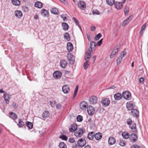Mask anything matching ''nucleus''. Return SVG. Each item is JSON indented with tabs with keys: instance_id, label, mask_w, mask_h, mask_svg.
<instances>
[{
	"instance_id": "1a4fd4ad",
	"label": "nucleus",
	"mask_w": 148,
	"mask_h": 148,
	"mask_svg": "<svg viewBox=\"0 0 148 148\" xmlns=\"http://www.w3.org/2000/svg\"><path fill=\"white\" fill-rule=\"evenodd\" d=\"M87 112L90 115H92L95 113V108L92 106H90L87 108Z\"/></svg>"
},
{
	"instance_id": "052dcab7",
	"label": "nucleus",
	"mask_w": 148,
	"mask_h": 148,
	"mask_svg": "<svg viewBox=\"0 0 148 148\" xmlns=\"http://www.w3.org/2000/svg\"><path fill=\"white\" fill-rule=\"evenodd\" d=\"M131 148H140V147L138 145H135L132 146Z\"/></svg>"
},
{
	"instance_id": "f8f14e48",
	"label": "nucleus",
	"mask_w": 148,
	"mask_h": 148,
	"mask_svg": "<svg viewBox=\"0 0 148 148\" xmlns=\"http://www.w3.org/2000/svg\"><path fill=\"white\" fill-rule=\"evenodd\" d=\"M62 90L65 94H67L70 92V88L67 85H64L62 87Z\"/></svg>"
},
{
	"instance_id": "c9c22d12",
	"label": "nucleus",
	"mask_w": 148,
	"mask_h": 148,
	"mask_svg": "<svg viewBox=\"0 0 148 148\" xmlns=\"http://www.w3.org/2000/svg\"><path fill=\"white\" fill-rule=\"evenodd\" d=\"M51 12L55 14H58V10L56 8H53L51 10Z\"/></svg>"
},
{
	"instance_id": "2eb2a0df",
	"label": "nucleus",
	"mask_w": 148,
	"mask_h": 148,
	"mask_svg": "<svg viewBox=\"0 0 148 148\" xmlns=\"http://www.w3.org/2000/svg\"><path fill=\"white\" fill-rule=\"evenodd\" d=\"M114 5L115 8L118 10H120L123 7L122 3L120 2H116L114 3Z\"/></svg>"
},
{
	"instance_id": "a19ab883",
	"label": "nucleus",
	"mask_w": 148,
	"mask_h": 148,
	"mask_svg": "<svg viewBox=\"0 0 148 148\" xmlns=\"http://www.w3.org/2000/svg\"><path fill=\"white\" fill-rule=\"evenodd\" d=\"M127 124L129 125V127H132L131 124L133 123H134L132 121L131 119H129L127 120Z\"/></svg>"
},
{
	"instance_id": "3c124183",
	"label": "nucleus",
	"mask_w": 148,
	"mask_h": 148,
	"mask_svg": "<svg viewBox=\"0 0 148 148\" xmlns=\"http://www.w3.org/2000/svg\"><path fill=\"white\" fill-rule=\"evenodd\" d=\"M60 65H67V63L65 60H61L60 62Z\"/></svg>"
},
{
	"instance_id": "c756f323",
	"label": "nucleus",
	"mask_w": 148,
	"mask_h": 148,
	"mask_svg": "<svg viewBox=\"0 0 148 148\" xmlns=\"http://www.w3.org/2000/svg\"><path fill=\"white\" fill-rule=\"evenodd\" d=\"M12 2L13 5L16 6H19L21 4L20 1L19 0H12Z\"/></svg>"
},
{
	"instance_id": "a211bd4d",
	"label": "nucleus",
	"mask_w": 148,
	"mask_h": 148,
	"mask_svg": "<svg viewBox=\"0 0 148 148\" xmlns=\"http://www.w3.org/2000/svg\"><path fill=\"white\" fill-rule=\"evenodd\" d=\"M73 46L72 44L70 42H69L67 44V49L69 52L72 51L73 49Z\"/></svg>"
},
{
	"instance_id": "37998d69",
	"label": "nucleus",
	"mask_w": 148,
	"mask_h": 148,
	"mask_svg": "<svg viewBox=\"0 0 148 148\" xmlns=\"http://www.w3.org/2000/svg\"><path fill=\"white\" fill-rule=\"evenodd\" d=\"M60 138L62 139L63 140H67L68 139V137L66 135H62L60 136Z\"/></svg>"
},
{
	"instance_id": "4be33fe9",
	"label": "nucleus",
	"mask_w": 148,
	"mask_h": 148,
	"mask_svg": "<svg viewBox=\"0 0 148 148\" xmlns=\"http://www.w3.org/2000/svg\"><path fill=\"white\" fill-rule=\"evenodd\" d=\"M41 14L44 16H46L49 15V12L46 10L42 9L41 11Z\"/></svg>"
},
{
	"instance_id": "680f3d73",
	"label": "nucleus",
	"mask_w": 148,
	"mask_h": 148,
	"mask_svg": "<svg viewBox=\"0 0 148 148\" xmlns=\"http://www.w3.org/2000/svg\"><path fill=\"white\" fill-rule=\"evenodd\" d=\"M144 82V79L143 77H140L139 79V82L140 83H143Z\"/></svg>"
},
{
	"instance_id": "b1692460",
	"label": "nucleus",
	"mask_w": 148,
	"mask_h": 148,
	"mask_svg": "<svg viewBox=\"0 0 148 148\" xmlns=\"http://www.w3.org/2000/svg\"><path fill=\"white\" fill-rule=\"evenodd\" d=\"M95 136V133L93 132H90L88 134L87 138L90 140L93 139Z\"/></svg>"
},
{
	"instance_id": "473e14b6",
	"label": "nucleus",
	"mask_w": 148,
	"mask_h": 148,
	"mask_svg": "<svg viewBox=\"0 0 148 148\" xmlns=\"http://www.w3.org/2000/svg\"><path fill=\"white\" fill-rule=\"evenodd\" d=\"M62 25L63 30L65 31H67L68 29L69 26L67 23H63Z\"/></svg>"
},
{
	"instance_id": "774afa93",
	"label": "nucleus",
	"mask_w": 148,
	"mask_h": 148,
	"mask_svg": "<svg viewBox=\"0 0 148 148\" xmlns=\"http://www.w3.org/2000/svg\"><path fill=\"white\" fill-rule=\"evenodd\" d=\"M115 55H114V54H113V53L112 52L110 54V57L111 58H112L114 57Z\"/></svg>"
},
{
	"instance_id": "4d7b16f0",
	"label": "nucleus",
	"mask_w": 148,
	"mask_h": 148,
	"mask_svg": "<svg viewBox=\"0 0 148 148\" xmlns=\"http://www.w3.org/2000/svg\"><path fill=\"white\" fill-rule=\"evenodd\" d=\"M61 107V105L60 103H58L56 105V107L58 109H60Z\"/></svg>"
},
{
	"instance_id": "dca6fc26",
	"label": "nucleus",
	"mask_w": 148,
	"mask_h": 148,
	"mask_svg": "<svg viewBox=\"0 0 148 148\" xmlns=\"http://www.w3.org/2000/svg\"><path fill=\"white\" fill-rule=\"evenodd\" d=\"M126 107L128 110H132L133 108V104L131 101L128 102L126 104Z\"/></svg>"
},
{
	"instance_id": "58836bf2",
	"label": "nucleus",
	"mask_w": 148,
	"mask_h": 148,
	"mask_svg": "<svg viewBox=\"0 0 148 148\" xmlns=\"http://www.w3.org/2000/svg\"><path fill=\"white\" fill-rule=\"evenodd\" d=\"M59 146L60 148H66V146L64 142L60 143L59 145Z\"/></svg>"
},
{
	"instance_id": "7c9ffc66",
	"label": "nucleus",
	"mask_w": 148,
	"mask_h": 148,
	"mask_svg": "<svg viewBox=\"0 0 148 148\" xmlns=\"http://www.w3.org/2000/svg\"><path fill=\"white\" fill-rule=\"evenodd\" d=\"M49 112L47 111H44L42 114V117L44 119H46L49 116Z\"/></svg>"
},
{
	"instance_id": "ddd939ff",
	"label": "nucleus",
	"mask_w": 148,
	"mask_h": 148,
	"mask_svg": "<svg viewBox=\"0 0 148 148\" xmlns=\"http://www.w3.org/2000/svg\"><path fill=\"white\" fill-rule=\"evenodd\" d=\"M116 142L115 138L114 137H110L108 138V144L110 145H112L115 144Z\"/></svg>"
},
{
	"instance_id": "9b49d317",
	"label": "nucleus",
	"mask_w": 148,
	"mask_h": 148,
	"mask_svg": "<svg viewBox=\"0 0 148 148\" xmlns=\"http://www.w3.org/2000/svg\"><path fill=\"white\" fill-rule=\"evenodd\" d=\"M86 141L84 138H81L78 141L77 143L78 145L80 147H83L86 144Z\"/></svg>"
},
{
	"instance_id": "e433bc0d",
	"label": "nucleus",
	"mask_w": 148,
	"mask_h": 148,
	"mask_svg": "<svg viewBox=\"0 0 148 148\" xmlns=\"http://www.w3.org/2000/svg\"><path fill=\"white\" fill-rule=\"evenodd\" d=\"M17 125L20 127H21L25 125L24 122L22 121L21 119H19Z\"/></svg>"
},
{
	"instance_id": "6ab92c4d",
	"label": "nucleus",
	"mask_w": 148,
	"mask_h": 148,
	"mask_svg": "<svg viewBox=\"0 0 148 148\" xmlns=\"http://www.w3.org/2000/svg\"><path fill=\"white\" fill-rule=\"evenodd\" d=\"M15 15L16 16L20 18L23 16V14L21 11L17 10L15 11Z\"/></svg>"
},
{
	"instance_id": "0eeeda50",
	"label": "nucleus",
	"mask_w": 148,
	"mask_h": 148,
	"mask_svg": "<svg viewBox=\"0 0 148 148\" xmlns=\"http://www.w3.org/2000/svg\"><path fill=\"white\" fill-rule=\"evenodd\" d=\"M101 103L102 106L103 107H107L110 104V99L108 98L104 99L102 100Z\"/></svg>"
},
{
	"instance_id": "aec40b11",
	"label": "nucleus",
	"mask_w": 148,
	"mask_h": 148,
	"mask_svg": "<svg viewBox=\"0 0 148 148\" xmlns=\"http://www.w3.org/2000/svg\"><path fill=\"white\" fill-rule=\"evenodd\" d=\"M114 97L115 100H118L121 99L122 96L120 93H117L114 95Z\"/></svg>"
},
{
	"instance_id": "5701e85b",
	"label": "nucleus",
	"mask_w": 148,
	"mask_h": 148,
	"mask_svg": "<svg viewBox=\"0 0 148 148\" xmlns=\"http://www.w3.org/2000/svg\"><path fill=\"white\" fill-rule=\"evenodd\" d=\"M77 125L75 124H74L72 125L71 127L69 128V131L71 132H73L76 130L77 129Z\"/></svg>"
},
{
	"instance_id": "49530a36",
	"label": "nucleus",
	"mask_w": 148,
	"mask_h": 148,
	"mask_svg": "<svg viewBox=\"0 0 148 148\" xmlns=\"http://www.w3.org/2000/svg\"><path fill=\"white\" fill-rule=\"evenodd\" d=\"M101 36V35L100 33L98 34L95 37V40H99Z\"/></svg>"
},
{
	"instance_id": "09e8293b",
	"label": "nucleus",
	"mask_w": 148,
	"mask_h": 148,
	"mask_svg": "<svg viewBox=\"0 0 148 148\" xmlns=\"http://www.w3.org/2000/svg\"><path fill=\"white\" fill-rule=\"evenodd\" d=\"M92 14L93 15L97 14L99 15L100 14V12L98 10H94L92 11Z\"/></svg>"
},
{
	"instance_id": "6e6d98bb",
	"label": "nucleus",
	"mask_w": 148,
	"mask_h": 148,
	"mask_svg": "<svg viewBox=\"0 0 148 148\" xmlns=\"http://www.w3.org/2000/svg\"><path fill=\"white\" fill-rule=\"evenodd\" d=\"M69 141L71 143H73L75 142V139L73 138H71L69 139Z\"/></svg>"
},
{
	"instance_id": "a18cd8bd",
	"label": "nucleus",
	"mask_w": 148,
	"mask_h": 148,
	"mask_svg": "<svg viewBox=\"0 0 148 148\" xmlns=\"http://www.w3.org/2000/svg\"><path fill=\"white\" fill-rule=\"evenodd\" d=\"M126 53V51H123L120 53L119 57L122 58L124 56L125 54Z\"/></svg>"
},
{
	"instance_id": "72a5a7b5",
	"label": "nucleus",
	"mask_w": 148,
	"mask_h": 148,
	"mask_svg": "<svg viewBox=\"0 0 148 148\" xmlns=\"http://www.w3.org/2000/svg\"><path fill=\"white\" fill-rule=\"evenodd\" d=\"M64 38L66 39L68 41L70 40L71 39L70 36L69 34L67 32H66L64 34Z\"/></svg>"
},
{
	"instance_id": "412c9836",
	"label": "nucleus",
	"mask_w": 148,
	"mask_h": 148,
	"mask_svg": "<svg viewBox=\"0 0 148 148\" xmlns=\"http://www.w3.org/2000/svg\"><path fill=\"white\" fill-rule=\"evenodd\" d=\"M131 112L134 116L136 117L138 116L139 112L136 109H133L132 110Z\"/></svg>"
},
{
	"instance_id": "0e129e2a",
	"label": "nucleus",
	"mask_w": 148,
	"mask_h": 148,
	"mask_svg": "<svg viewBox=\"0 0 148 148\" xmlns=\"http://www.w3.org/2000/svg\"><path fill=\"white\" fill-rule=\"evenodd\" d=\"M113 51H114L116 53H117L118 52V48L117 47H116L114 49Z\"/></svg>"
},
{
	"instance_id": "de8ad7c7",
	"label": "nucleus",
	"mask_w": 148,
	"mask_h": 148,
	"mask_svg": "<svg viewBox=\"0 0 148 148\" xmlns=\"http://www.w3.org/2000/svg\"><path fill=\"white\" fill-rule=\"evenodd\" d=\"M82 117L80 115H78L77 117V120L78 122L82 121Z\"/></svg>"
},
{
	"instance_id": "cd10ccee",
	"label": "nucleus",
	"mask_w": 148,
	"mask_h": 148,
	"mask_svg": "<svg viewBox=\"0 0 148 148\" xmlns=\"http://www.w3.org/2000/svg\"><path fill=\"white\" fill-rule=\"evenodd\" d=\"M9 117L14 120H15L17 118V115L13 112H10L9 115Z\"/></svg>"
},
{
	"instance_id": "ea45409f",
	"label": "nucleus",
	"mask_w": 148,
	"mask_h": 148,
	"mask_svg": "<svg viewBox=\"0 0 148 148\" xmlns=\"http://www.w3.org/2000/svg\"><path fill=\"white\" fill-rule=\"evenodd\" d=\"M119 144L121 146H124L125 145V143L123 140L120 139L119 141Z\"/></svg>"
},
{
	"instance_id": "393cba45",
	"label": "nucleus",
	"mask_w": 148,
	"mask_h": 148,
	"mask_svg": "<svg viewBox=\"0 0 148 148\" xmlns=\"http://www.w3.org/2000/svg\"><path fill=\"white\" fill-rule=\"evenodd\" d=\"M122 135L123 138L125 139L129 138L130 135L127 132H123L122 133Z\"/></svg>"
},
{
	"instance_id": "9d476101",
	"label": "nucleus",
	"mask_w": 148,
	"mask_h": 148,
	"mask_svg": "<svg viewBox=\"0 0 148 148\" xmlns=\"http://www.w3.org/2000/svg\"><path fill=\"white\" fill-rule=\"evenodd\" d=\"M88 104L87 102L85 101L82 102L80 104V107L83 110H86L88 108Z\"/></svg>"
},
{
	"instance_id": "864d4df0",
	"label": "nucleus",
	"mask_w": 148,
	"mask_h": 148,
	"mask_svg": "<svg viewBox=\"0 0 148 148\" xmlns=\"http://www.w3.org/2000/svg\"><path fill=\"white\" fill-rule=\"evenodd\" d=\"M61 17L63 19L64 21H65L67 19V17L64 14H62L60 15Z\"/></svg>"
},
{
	"instance_id": "f257e3e1",
	"label": "nucleus",
	"mask_w": 148,
	"mask_h": 148,
	"mask_svg": "<svg viewBox=\"0 0 148 148\" xmlns=\"http://www.w3.org/2000/svg\"><path fill=\"white\" fill-rule=\"evenodd\" d=\"M96 44L95 42L93 41L90 42V46L89 48L88 51L86 53L85 58L86 60L87 61L88 59L90 58L91 56V52L92 51V48L96 47Z\"/></svg>"
},
{
	"instance_id": "69168bd1",
	"label": "nucleus",
	"mask_w": 148,
	"mask_h": 148,
	"mask_svg": "<svg viewBox=\"0 0 148 148\" xmlns=\"http://www.w3.org/2000/svg\"><path fill=\"white\" fill-rule=\"evenodd\" d=\"M142 32L143 31H141L140 30V31L139 32V36L140 37H141L143 35V32Z\"/></svg>"
},
{
	"instance_id": "a878e982",
	"label": "nucleus",
	"mask_w": 148,
	"mask_h": 148,
	"mask_svg": "<svg viewBox=\"0 0 148 148\" xmlns=\"http://www.w3.org/2000/svg\"><path fill=\"white\" fill-rule=\"evenodd\" d=\"M130 16H129V17L126 18L122 23V26H125L130 22V21L131 20V19H130Z\"/></svg>"
},
{
	"instance_id": "338daca9",
	"label": "nucleus",
	"mask_w": 148,
	"mask_h": 148,
	"mask_svg": "<svg viewBox=\"0 0 148 148\" xmlns=\"http://www.w3.org/2000/svg\"><path fill=\"white\" fill-rule=\"evenodd\" d=\"M13 106L15 108H16L18 107V106L16 105V104L15 102H14L13 103Z\"/></svg>"
},
{
	"instance_id": "603ef678",
	"label": "nucleus",
	"mask_w": 148,
	"mask_h": 148,
	"mask_svg": "<svg viewBox=\"0 0 148 148\" xmlns=\"http://www.w3.org/2000/svg\"><path fill=\"white\" fill-rule=\"evenodd\" d=\"M129 8H127V7H126L125 8V9L124 11L125 14V15H127L128 14L129 12Z\"/></svg>"
},
{
	"instance_id": "c85d7f7f",
	"label": "nucleus",
	"mask_w": 148,
	"mask_h": 148,
	"mask_svg": "<svg viewBox=\"0 0 148 148\" xmlns=\"http://www.w3.org/2000/svg\"><path fill=\"white\" fill-rule=\"evenodd\" d=\"M3 98L5 100L7 101L6 103H8L7 101H9L10 99V97L9 96V95L7 93H5L3 95Z\"/></svg>"
},
{
	"instance_id": "6e6552de",
	"label": "nucleus",
	"mask_w": 148,
	"mask_h": 148,
	"mask_svg": "<svg viewBox=\"0 0 148 148\" xmlns=\"http://www.w3.org/2000/svg\"><path fill=\"white\" fill-rule=\"evenodd\" d=\"M89 101L91 104H95L97 102V98L95 96H92L90 97Z\"/></svg>"
},
{
	"instance_id": "13d9d810",
	"label": "nucleus",
	"mask_w": 148,
	"mask_h": 148,
	"mask_svg": "<svg viewBox=\"0 0 148 148\" xmlns=\"http://www.w3.org/2000/svg\"><path fill=\"white\" fill-rule=\"evenodd\" d=\"M103 40V39H101L97 43V45L98 46H99L101 45V44L102 43V41Z\"/></svg>"
},
{
	"instance_id": "bb28decb",
	"label": "nucleus",
	"mask_w": 148,
	"mask_h": 148,
	"mask_svg": "<svg viewBox=\"0 0 148 148\" xmlns=\"http://www.w3.org/2000/svg\"><path fill=\"white\" fill-rule=\"evenodd\" d=\"M34 6L38 8H41L42 7V4L40 2L36 1L35 3Z\"/></svg>"
},
{
	"instance_id": "20e7f679",
	"label": "nucleus",
	"mask_w": 148,
	"mask_h": 148,
	"mask_svg": "<svg viewBox=\"0 0 148 148\" xmlns=\"http://www.w3.org/2000/svg\"><path fill=\"white\" fill-rule=\"evenodd\" d=\"M122 97L125 99L129 100L131 98V95L129 91H125L123 92L122 94Z\"/></svg>"
},
{
	"instance_id": "39448f33",
	"label": "nucleus",
	"mask_w": 148,
	"mask_h": 148,
	"mask_svg": "<svg viewBox=\"0 0 148 148\" xmlns=\"http://www.w3.org/2000/svg\"><path fill=\"white\" fill-rule=\"evenodd\" d=\"M129 139L131 142L133 143L137 141L138 136L136 134L132 133L130 135Z\"/></svg>"
},
{
	"instance_id": "bf43d9fd",
	"label": "nucleus",
	"mask_w": 148,
	"mask_h": 148,
	"mask_svg": "<svg viewBox=\"0 0 148 148\" xmlns=\"http://www.w3.org/2000/svg\"><path fill=\"white\" fill-rule=\"evenodd\" d=\"M90 29L92 31H95L96 30V27L94 26H92L90 27Z\"/></svg>"
},
{
	"instance_id": "8fccbe9b",
	"label": "nucleus",
	"mask_w": 148,
	"mask_h": 148,
	"mask_svg": "<svg viewBox=\"0 0 148 148\" xmlns=\"http://www.w3.org/2000/svg\"><path fill=\"white\" fill-rule=\"evenodd\" d=\"M122 58L118 57L116 59V62L117 64H119L121 63V62L122 60Z\"/></svg>"
},
{
	"instance_id": "4c0bfd02",
	"label": "nucleus",
	"mask_w": 148,
	"mask_h": 148,
	"mask_svg": "<svg viewBox=\"0 0 148 148\" xmlns=\"http://www.w3.org/2000/svg\"><path fill=\"white\" fill-rule=\"evenodd\" d=\"M107 3L110 5H112L114 3V0H106Z\"/></svg>"
},
{
	"instance_id": "e2e57ef3",
	"label": "nucleus",
	"mask_w": 148,
	"mask_h": 148,
	"mask_svg": "<svg viewBox=\"0 0 148 148\" xmlns=\"http://www.w3.org/2000/svg\"><path fill=\"white\" fill-rule=\"evenodd\" d=\"M73 19L74 20L75 22V23L76 24H78L79 22H78V21L77 20V19L73 17Z\"/></svg>"
},
{
	"instance_id": "79ce46f5",
	"label": "nucleus",
	"mask_w": 148,
	"mask_h": 148,
	"mask_svg": "<svg viewBox=\"0 0 148 148\" xmlns=\"http://www.w3.org/2000/svg\"><path fill=\"white\" fill-rule=\"evenodd\" d=\"M22 10L25 12H27L29 11V8L27 5H24L22 7Z\"/></svg>"
},
{
	"instance_id": "2f4dec72",
	"label": "nucleus",
	"mask_w": 148,
	"mask_h": 148,
	"mask_svg": "<svg viewBox=\"0 0 148 148\" xmlns=\"http://www.w3.org/2000/svg\"><path fill=\"white\" fill-rule=\"evenodd\" d=\"M131 127H129L131 129L134 130L133 131V132L135 133L137 132V130L136 129V125L135 123H133L131 124Z\"/></svg>"
},
{
	"instance_id": "f3484780",
	"label": "nucleus",
	"mask_w": 148,
	"mask_h": 148,
	"mask_svg": "<svg viewBox=\"0 0 148 148\" xmlns=\"http://www.w3.org/2000/svg\"><path fill=\"white\" fill-rule=\"evenodd\" d=\"M102 136V134L100 132H98L95 134L94 137L97 140H99L101 139Z\"/></svg>"
},
{
	"instance_id": "f03ea898",
	"label": "nucleus",
	"mask_w": 148,
	"mask_h": 148,
	"mask_svg": "<svg viewBox=\"0 0 148 148\" xmlns=\"http://www.w3.org/2000/svg\"><path fill=\"white\" fill-rule=\"evenodd\" d=\"M85 131V130L81 128H78L75 131V135L77 137H81Z\"/></svg>"
},
{
	"instance_id": "5fc2aeb1",
	"label": "nucleus",
	"mask_w": 148,
	"mask_h": 148,
	"mask_svg": "<svg viewBox=\"0 0 148 148\" xmlns=\"http://www.w3.org/2000/svg\"><path fill=\"white\" fill-rule=\"evenodd\" d=\"M146 24L145 23L142 26L140 30L141 31H143V30H144L145 28L146 27Z\"/></svg>"
},
{
	"instance_id": "f704fd0d",
	"label": "nucleus",
	"mask_w": 148,
	"mask_h": 148,
	"mask_svg": "<svg viewBox=\"0 0 148 148\" xmlns=\"http://www.w3.org/2000/svg\"><path fill=\"white\" fill-rule=\"evenodd\" d=\"M26 126L30 129H32L33 127V123L27 121L26 123Z\"/></svg>"
},
{
	"instance_id": "4468645a",
	"label": "nucleus",
	"mask_w": 148,
	"mask_h": 148,
	"mask_svg": "<svg viewBox=\"0 0 148 148\" xmlns=\"http://www.w3.org/2000/svg\"><path fill=\"white\" fill-rule=\"evenodd\" d=\"M68 59L70 64L73 65L74 64L75 61L73 59V56L72 54H70L68 55Z\"/></svg>"
},
{
	"instance_id": "423d86ee",
	"label": "nucleus",
	"mask_w": 148,
	"mask_h": 148,
	"mask_svg": "<svg viewBox=\"0 0 148 148\" xmlns=\"http://www.w3.org/2000/svg\"><path fill=\"white\" fill-rule=\"evenodd\" d=\"M53 75L55 79H59L61 77L62 73L59 71H56L53 73Z\"/></svg>"
},
{
	"instance_id": "7ed1b4c3",
	"label": "nucleus",
	"mask_w": 148,
	"mask_h": 148,
	"mask_svg": "<svg viewBox=\"0 0 148 148\" xmlns=\"http://www.w3.org/2000/svg\"><path fill=\"white\" fill-rule=\"evenodd\" d=\"M77 5L78 8L82 10H85L86 8L85 3L82 1H79L77 3Z\"/></svg>"
},
{
	"instance_id": "c03bdc74",
	"label": "nucleus",
	"mask_w": 148,
	"mask_h": 148,
	"mask_svg": "<svg viewBox=\"0 0 148 148\" xmlns=\"http://www.w3.org/2000/svg\"><path fill=\"white\" fill-rule=\"evenodd\" d=\"M78 86L77 85L75 88V89L74 90V94L73 95V98L75 97L76 96L77 93L78 91Z\"/></svg>"
}]
</instances>
